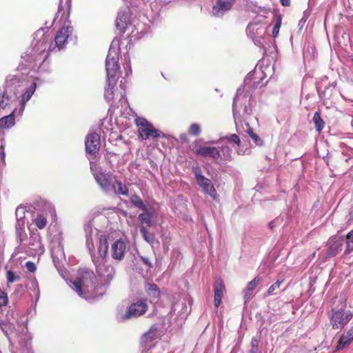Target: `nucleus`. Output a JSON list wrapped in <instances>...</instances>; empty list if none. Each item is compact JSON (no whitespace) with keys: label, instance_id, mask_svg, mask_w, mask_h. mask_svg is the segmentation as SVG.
<instances>
[{"label":"nucleus","instance_id":"obj_2","mask_svg":"<svg viewBox=\"0 0 353 353\" xmlns=\"http://www.w3.org/2000/svg\"><path fill=\"white\" fill-rule=\"evenodd\" d=\"M134 123L137 126L139 135L143 140L150 138L157 139L161 137H165L162 132L156 129L151 123L143 117L136 118Z\"/></svg>","mask_w":353,"mask_h":353},{"label":"nucleus","instance_id":"obj_15","mask_svg":"<svg viewBox=\"0 0 353 353\" xmlns=\"http://www.w3.org/2000/svg\"><path fill=\"white\" fill-rule=\"evenodd\" d=\"M94 179L100 187L104 190H108L111 185V174L99 173L94 175Z\"/></svg>","mask_w":353,"mask_h":353},{"label":"nucleus","instance_id":"obj_46","mask_svg":"<svg viewBox=\"0 0 353 353\" xmlns=\"http://www.w3.org/2000/svg\"><path fill=\"white\" fill-rule=\"evenodd\" d=\"M248 133L249 134V135H250V137L251 138H252V134H255V133L253 132L252 129H249V130H248Z\"/></svg>","mask_w":353,"mask_h":353},{"label":"nucleus","instance_id":"obj_45","mask_svg":"<svg viewBox=\"0 0 353 353\" xmlns=\"http://www.w3.org/2000/svg\"><path fill=\"white\" fill-rule=\"evenodd\" d=\"M37 251H39L41 254L44 252V247L41 245V243H39V248L37 249Z\"/></svg>","mask_w":353,"mask_h":353},{"label":"nucleus","instance_id":"obj_10","mask_svg":"<svg viewBox=\"0 0 353 353\" xmlns=\"http://www.w3.org/2000/svg\"><path fill=\"white\" fill-rule=\"evenodd\" d=\"M72 28L70 26L62 27L58 30L54 37V42L56 47L59 50L62 49L65 46L69 36L72 34Z\"/></svg>","mask_w":353,"mask_h":353},{"label":"nucleus","instance_id":"obj_32","mask_svg":"<svg viewBox=\"0 0 353 353\" xmlns=\"http://www.w3.org/2000/svg\"><path fill=\"white\" fill-rule=\"evenodd\" d=\"M281 26V17H279L276 23L274 24L272 29V36L274 38H276L279 32V30Z\"/></svg>","mask_w":353,"mask_h":353},{"label":"nucleus","instance_id":"obj_51","mask_svg":"<svg viewBox=\"0 0 353 353\" xmlns=\"http://www.w3.org/2000/svg\"><path fill=\"white\" fill-rule=\"evenodd\" d=\"M112 279V276H108V279L107 280H110Z\"/></svg>","mask_w":353,"mask_h":353},{"label":"nucleus","instance_id":"obj_53","mask_svg":"<svg viewBox=\"0 0 353 353\" xmlns=\"http://www.w3.org/2000/svg\"><path fill=\"white\" fill-rule=\"evenodd\" d=\"M275 284L279 285L280 283L279 281H276V283Z\"/></svg>","mask_w":353,"mask_h":353},{"label":"nucleus","instance_id":"obj_34","mask_svg":"<svg viewBox=\"0 0 353 353\" xmlns=\"http://www.w3.org/2000/svg\"><path fill=\"white\" fill-rule=\"evenodd\" d=\"M19 279V276H16L11 270L7 271V280L9 283H12Z\"/></svg>","mask_w":353,"mask_h":353},{"label":"nucleus","instance_id":"obj_49","mask_svg":"<svg viewBox=\"0 0 353 353\" xmlns=\"http://www.w3.org/2000/svg\"><path fill=\"white\" fill-rule=\"evenodd\" d=\"M38 57L39 56H37L36 58L34 59V61L41 59V58H39Z\"/></svg>","mask_w":353,"mask_h":353},{"label":"nucleus","instance_id":"obj_44","mask_svg":"<svg viewBox=\"0 0 353 353\" xmlns=\"http://www.w3.org/2000/svg\"><path fill=\"white\" fill-rule=\"evenodd\" d=\"M253 289L254 288H248V290L245 293V297H247L248 296H250L252 294Z\"/></svg>","mask_w":353,"mask_h":353},{"label":"nucleus","instance_id":"obj_22","mask_svg":"<svg viewBox=\"0 0 353 353\" xmlns=\"http://www.w3.org/2000/svg\"><path fill=\"white\" fill-rule=\"evenodd\" d=\"M108 239L105 236H101L99 239V253L102 258H105L108 250Z\"/></svg>","mask_w":353,"mask_h":353},{"label":"nucleus","instance_id":"obj_43","mask_svg":"<svg viewBox=\"0 0 353 353\" xmlns=\"http://www.w3.org/2000/svg\"><path fill=\"white\" fill-rule=\"evenodd\" d=\"M1 148L2 150L1 152V159H2L3 161H5V156H6V154H5L3 146L1 145Z\"/></svg>","mask_w":353,"mask_h":353},{"label":"nucleus","instance_id":"obj_20","mask_svg":"<svg viewBox=\"0 0 353 353\" xmlns=\"http://www.w3.org/2000/svg\"><path fill=\"white\" fill-rule=\"evenodd\" d=\"M77 294L85 299H94V288H74Z\"/></svg>","mask_w":353,"mask_h":353},{"label":"nucleus","instance_id":"obj_23","mask_svg":"<svg viewBox=\"0 0 353 353\" xmlns=\"http://www.w3.org/2000/svg\"><path fill=\"white\" fill-rule=\"evenodd\" d=\"M345 249L344 250L345 254H349L353 251V229L349 232L345 236Z\"/></svg>","mask_w":353,"mask_h":353},{"label":"nucleus","instance_id":"obj_42","mask_svg":"<svg viewBox=\"0 0 353 353\" xmlns=\"http://www.w3.org/2000/svg\"><path fill=\"white\" fill-rule=\"evenodd\" d=\"M180 139H181L183 141H184V142H187V143H188V142H189V140H188V136H187V134H181V135H180Z\"/></svg>","mask_w":353,"mask_h":353},{"label":"nucleus","instance_id":"obj_7","mask_svg":"<svg viewBox=\"0 0 353 353\" xmlns=\"http://www.w3.org/2000/svg\"><path fill=\"white\" fill-rule=\"evenodd\" d=\"M126 243L121 239L116 240L111 245L110 252L112 258L117 261H122L126 253Z\"/></svg>","mask_w":353,"mask_h":353},{"label":"nucleus","instance_id":"obj_24","mask_svg":"<svg viewBox=\"0 0 353 353\" xmlns=\"http://www.w3.org/2000/svg\"><path fill=\"white\" fill-rule=\"evenodd\" d=\"M12 101L5 90H0V108L6 109Z\"/></svg>","mask_w":353,"mask_h":353},{"label":"nucleus","instance_id":"obj_52","mask_svg":"<svg viewBox=\"0 0 353 353\" xmlns=\"http://www.w3.org/2000/svg\"><path fill=\"white\" fill-rule=\"evenodd\" d=\"M150 287H154V288H156L157 285L155 284H152V285H150Z\"/></svg>","mask_w":353,"mask_h":353},{"label":"nucleus","instance_id":"obj_47","mask_svg":"<svg viewBox=\"0 0 353 353\" xmlns=\"http://www.w3.org/2000/svg\"><path fill=\"white\" fill-rule=\"evenodd\" d=\"M274 288H269L268 290V294H271V293L274 291Z\"/></svg>","mask_w":353,"mask_h":353},{"label":"nucleus","instance_id":"obj_11","mask_svg":"<svg viewBox=\"0 0 353 353\" xmlns=\"http://www.w3.org/2000/svg\"><path fill=\"white\" fill-rule=\"evenodd\" d=\"M105 68L108 79L114 78L120 68L118 57H111L110 54H108L106 58Z\"/></svg>","mask_w":353,"mask_h":353},{"label":"nucleus","instance_id":"obj_19","mask_svg":"<svg viewBox=\"0 0 353 353\" xmlns=\"http://www.w3.org/2000/svg\"><path fill=\"white\" fill-rule=\"evenodd\" d=\"M112 188L114 189V192L117 194L128 196L129 194L128 187L120 180H115V183L112 185Z\"/></svg>","mask_w":353,"mask_h":353},{"label":"nucleus","instance_id":"obj_18","mask_svg":"<svg viewBox=\"0 0 353 353\" xmlns=\"http://www.w3.org/2000/svg\"><path fill=\"white\" fill-rule=\"evenodd\" d=\"M314 128L318 133H321L325 126V122L322 119L320 112H316L312 118Z\"/></svg>","mask_w":353,"mask_h":353},{"label":"nucleus","instance_id":"obj_25","mask_svg":"<svg viewBox=\"0 0 353 353\" xmlns=\"http://www.w3.org/2000/svg\"><path fill=\"white\" fill-rule=\"evenodd\" d=\"M115 25L117 28L120 31V32H125L127 28L125 17H124L123 15H119L116 19Z\"/></svg>","mask_w":353,"mask_h":353},{"label":"nucleus","instance_id":"obj_14","mask_svg":"<svg viewBox=\"0 0 353 353\" xmlns=\"http://www.w3.org/2000/svg\"><path fill=\"white\" fill-rule=\"evenodd\" d=\"M353 341V327L350 328L339 339L336 346V350L340 351L348 347Z\"/></svg>","mask_w":353,"mask_h":353},{"label":"nucleus","instance_id":"obj_1","mask_svg":"<svg viewBox=\"0 0 353 353\" xmlns=\"http://www.w3.org/2000/svg\"><path fill=\"white\" fill-rule=\"evenodd\" d=\"M70 281L74 287H89L96 283L97 276L93 270L80 268L71 276Z\"/></svg>","mask_w":353,"mask_h":353},{"label":"nucleus","instance_id":"obj_31","mask_svg":"<svg viewBox=\"0 0 353 353\" xmlns=\"http://www.w3.org/2000/svg\"><path fill=\"white\" fill-rule=\"evenodd\" d=\"M140 232L143 237V239L148 243H151L154 240V235L149 234L148 231V228L145 226L140 227Z\"/></svg>","mask_w":353,"mask_h":353},{"label":"nucleus","instance_id":"obj_35","mask_svg":"<svg viewBox=\"0 0 353 353\" xmlns=\"http://www.w3.org/2000/svg\"><path fill=\"white\" fill-rule=\"evenodd\" d=\"M25 266L30 272H34L37 270V266L32 261H27Z\"/></svg>","mask_w":353,"mask_h":353},{"label":"nucleus","instance_id":"obj_38","mask_svg":"<svg viewBox=\"0 0 353 353\" xmlns=\"http://www.w3.org/2000/svg\"><path fill=\"white\" fill-rule=\"evenodd\" d=\"M260 278L259 277H256L254 278L252 281H251L250 283H249V285L250 287H254L256 286V285L259 284V281H260Z\"/></svg>","mask_w":353,"mask_h":353},{"label":"nucleus","instance_id":"obj_3","mask_svg":"<svg viewBox=\"0 0 353 353\" xmlns=\"http://www.w3.org/2000/svg\"><path fill=\"white\" fill-rule=\"evenodd\" d=\"M353 314L350 310L345 311L344 309H332L329 314L330 323L334 330L343 329L352 319Z\"/></svg>","mask_w":353,"mask_h":353},{"label":"nucleus","instance_id":"obj_39","mask_svg":"<svg viewBox=\"0 0 353 353\" xmlns=\"http://www.w3.org/2000/svg\"><path fill=\"white\" fill-rule=\"evenodd\" d=\"M142 261L147 265L148 267H152V263L149 261V259L146 257L141 256Z\"/></svg>","mask_w":353,"mask_h":353},{"label":"nucleus","instance_id":"obj_37","mask_svg":"<svg viewBox=\"0 0 353 353\" xmlns=\"http://www.w3.org/2000/svg\"><path fill=\"white\" fill-rule=\"evenodd\" d=\"M251 139L254 141L255 144L257 145H261L263 144V141L256 134H252Z\"/></svg>","mask_w":353,"mask_h":353},{"label":"nucleus","instance_id":"obj_27","mask_svg":"<svg viewBox=\"0 0 353 353\" xmlns=\"http://www.w3.org/2000/svg\"><path fill=\"white\" fill-rule=\"evenodd\" d=\"M130 200L135 207L143 210H147L146 206L143 203V200L137 194H132Z\"/></svg>","mask_w":353,"mask_h":353},{"label":"nucleus","instance_id":"obj_8","mask_svg":"<svg viewBox=\"0 0 353 353\" xmlns=\"http://www.w3.org/2000/svg\"><path fill=\"white\" fill-rule=\"evenodd\" d=\"M85 145L87 153L96 154L100 148L99 135L96 132L89 134L85 139Z\"/></svg>","mask_w":353,"mask_h":353},{"label":"nucleus","instance_id":"obj_5","mask_svg":"<svg viewBox=\"0 0 353 353\" xmlns=\"http://www.w3.org/2000/svg\"><path fill=\"white\" fill-rule=\"evenodd\" d=\"M193 152L197 156L203 157H210L212 159H218L220 156V150L216 147L205 146L199 144V141L196 140L193 143Z\"/></svg>","mask_w":353,"mask_h":353},{"label":"nucleus","instance_id":"obj_54","mask_svg":"<svg viewBox=\"0 0 353 353\" xmlns=\"http://www.w3.org/2000/svg\"><path fill=\"white\" fill-rule=\"evenodd\" d=\"M231 159H232V157L230 155L228 159L231 160Z\"/></svg>","mask_w":353,"mask_h":353},{"label":"nucleus","instance_id":"obj_29","mask_svg":"<svg viewBox=\"0 0 353 353\" xmlns=\"http://www.w3.org/2000/svg\"><path fill=\"white\" fill-rule=\"evenodd\" d=\"M224 289L225 288H215L214 305L216 307H218L221 303V299L224 294Z\"/></svg>","mask_w":353,"mask_h":353},{"label":"nucleus","instance_id":"obj_17","mask_svg":"<svg viewBox=\"0 0 353 353\" xmlns=\"http://www.w3.org/2000/svg\"><path fill=\"white\" fill-rule=\"evenodd\" d=\"M334 306L340 309H345L346 307L347 296L345 294L341 293L332 299V309H334Z\"/></svg>","mask_w":353,"mask_h":353},{"label":"nucleus","instance_id":"obj_40","mask_svg":"<svg viewBox=\"0 0 353 353\" xmlns=\"http://www.w3.org/2000/svg\"><path fill=\"white\" fill-rule=\"evenodd\" d=\"M214 287H224V283L221 279H217Z\"/></svg>","mask_w":353,"mask_h":353},{"label":"nucleus","instance_id":"obj_41","mask_svg":"<svg viewBox=\"0 0 353 353\" xmlns=\"http://www.w3.org/2000/svg\"><path fill=\"white\" fill-rule=\"evenodd\" d=\"M283 6H289L290 5V0H280Z\"/></svg>","mask_w":353,"mask_h":353},{"label":"nucleus","instance_id":"obj_9","mask_svg":"<svg viewBox=\"0 0 353 353\" xmlns=\"http://www.w3.org/2000/svg\"><path fill=\"white\" fill-rule=\"evenodd\" d=\"M344 242V237L342 236H332L327 241L328 254L330 256L336 255L341 250Z\"/></svg>","mask_w":353,"mask_h":353},{"label":"nucleus","instance_id":"obj_30","mask_svg":"<svg viewBox=\"0 0 353 353\" xmlns=\"http://www.w3.org/2000/svg\"><path fill=\"white\" fill-rule=\"evenodd\" d=\"M201 132V128L198 123H192L190 125L188 133L192 136H199Z\"/></svg>","mask_w":353,"mask_h":353},{"label":"nucleus","instance_id":"obj_28","mask_svg":"<svg viewBox=\"0 0 353 353\" xmlns=\"http://www.w3.org/2000/svg\"><path fill=\"white\" fill-rule=\"evenodd\" d=\"M34 222L39 229L42 230L46 226L47 219L43 214H37Z\"/></svg>","mask_w":353,"mask_h":353},{"label":"nucleus","instance_id":"obj_4","mask_svg":"<svg viewBox=\"0 0 353 353\" xmlns=\"http://www.w3.org/2000/svg\"><path fill=\"white\" fill-rule=\"evenodd\" d=\"M192 172L195 175V178L196 180V183L199 186H201L204 192L208 194L210 197L213 199L216 198V190L212 183L211 181L201 175V170L200 167L195 166L192 169Z\"/></svg>","mask_w":353,"mask_h":353},{"label":"nucleus","instance_id":"obj_48","mask_svg":"<svg viewBox=\"0 0 353 353\" xmlns=\"http://www.w3.org/2000/svg\"><path fill=\"white\" fill-rule=\"evenodd\" d=\"M43 44L45 45V47H44V48L41 51V52H45V50H46V43H41V46H42Z\"/></svg>","mask_w":353,"mask_h":353},{"label":"nucleus","instance_id":"obj_33","mask_svg":"<svg viewBox=\"0 0 353 353\" xmlns=\"http://www.w3.org/2000/svg\"><path fill=\"white\" fill-rule=\"evenodd\" d=\"M224 139L227 140L228 142H232L235 144L239 145L241 143V140L239 136L236 134H232L229 136H227L224 138Z\"/></svg>","mask_w":353,"mask_h":353},{"label":"nucleus","instance_id":"obj_13","mask_svg":"<svg viewBox=\"0 0 353 353\" xmlns=\"http://www.w3.org/2000/svg\"><path fill=\"white\" fill-rule=\"evenodd\" d=\"M159 338L158 330L155 325H152L149 330L145 332L141 338V344L145 348L147 345Z\"/></svg>","mask_w":353,"mask_h":353},{"label":"nucleus","instance_id":"obj_50","mask_svg":"<svg viewBox=\"0 0 353 353\" xmlns=\"http://www.w3.org/2000/svg\"><path fill=\"white\" fill-rule=\"evenodd\" d=\"M48 55H46L43 59H42V62H43L46 58H47Z\"/></svg>","mask_w":353,"mask_h":353},{"label":"nucleus","instance_id":"obj_21","mask_svg":"<svg viewBox=\"0 0 353 353\" xmlns=\"http://www.w3.org/2000/svg\"><path fill=\"white\" fill-rule=\"evenodd\" d=\"M37 88V84L35 82H32L30 85L27 88L26 92L23 94L21 97V103L23 106H24L25 103L30 99L32 94H34Z\"/></svg>","mask_w":353,"mask_h":353},{"label":"nucleus","instance_id":"obj_12","mask_svg":"<svg viewBox=\"0 0 353 353\" xmlns=\"http://www.w3.org/2000/svg\"><path fill=\"white\" fill-rule=\"evenodd\" d=\"M232 5V1L230 0H218L216 3L212 7V14L216 17H221L225 12L231 10Z\"/></svg>","mask_w":353,"mask_h":353},{"label":"nucleus","instance_id":"obj_36","mask_svg":"<svg viewBox=\"0 0 353 353\" xmlns=\"http://www.w3.org/2000/svg\"><path fill=\"white\" fill-rule=\"evenodd\" d=\"M148 294L157 298L160 295L159 288H148Z\"/></svg>","mask_w":353,"mask_h":353},{"label":"nucleus","instance_id":"obj_6","mask_svg":"<svg viewBox=\"0 0 353 353\" xmlns=\"http://www.w3.org/2000/svg\"><path fill=\"white\" fill-rule=\"evenodd\" d=\"M148 310L147 303L141 300L137 303L131 304L129 307L128 310L126 312L125 315L122 317L123 319H130L132 317H138L146 312Z\"/></svg>","mask_w":353,"mask_h":353},{"label":"nucleus","instance_id":"obj_26","mask_svg":"<svg viewBox=\"0 0 353 353\" xmlns=\"http://www.w3.org/2000/svg\"><path fill=\"white\" fill-rule=\"evenodd\" d=\"M138 218L141 224V226H145L146 228L151 226V216L148 212L140 214Z\"/></svg>","mask_w":353,"mask_h":353},{"label":"nucleus","instance_id":"obj_16","mask_svg":"<svg viewBox=\"0 0 353 353\" xmlns=\"http://www.w3.org/2000/svg\"><path fill=\"white\" fill-rule=\"evenodd\" d=\"M16 109H14L12 112L1 119H0V128L5 129L9 128L14 125L15 118H14V112Z\"/></svg>","mask_w":353,"mask_h":353}]
</instances>
